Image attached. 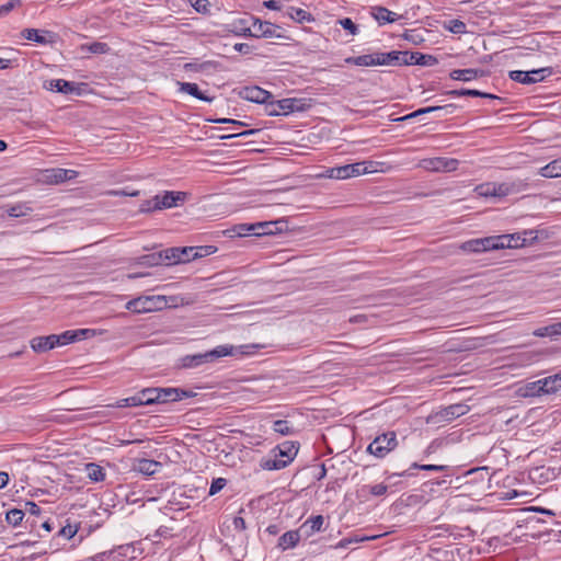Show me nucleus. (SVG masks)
Segmentation results:
<instances>
[{
    "label": "nucleus",
    "instance_id": "1",
    "mask_svg": "<svg viewBox=\"0 0 561 561\" xmlns=\"http://www.w3.org/2000/svg\"><path fill=\"white\" fill-rule=\"evenodd\" d=\"M262 347L263 345L261 344H245L239 346L229 344L218 345L214 350L205 353L191 354L181 357L178 366L183 369L196 368L205 363H210L225 356L252 355Z\"/></svg>",
    "mask_w": 561,
    "mask_h": 561
},
{
    "label": "nucleus",
    "instance_id": "2",
    "mask_svg": "<svg viewBox=\"0 0 561 561\" xmlns=\"http://www.w3.org/2000/svg\"><path fill=\"white\" fill-rule=\"evenodd\" d=\"M383 164L377 161H362L341 167H334L327 170V175L330 179L345 180L362 174L373 173L378 171V167Z\"/></svg>",
    "mask_w": 561,
    "mask_h": 561
},
{
    "label": "nucleus",
    "instance_id": "3",
    "mask_svg": "<svg viewBox=\"0 0 561 561\" xmlns=\"http://www.w3.org/2000/svg\"><path fill=\"white\" fill-rule=\"evenodd\" d=\"M311 107L310 99L287 98L276 102H270L266 105V112L270 116L289 115L294 112H305Z\"/></svg>",
    "mask_w": 561,
    "mask_h": 561
},
{
    "label": "nucleus",
    "instance_id": "4",
    "mask_svg": "<svg viewBox=\"0 0 561 561\" xmlns=\"http://www.w3.org/2000/svg\"><path fill=\"white\" fill-rule=\"evenodd\" d=\"M298 448L299 446L295 442H284L273 449L277 451V456L285 457V460L261 459L260 467L270 471L284 469L295 459Z\"/></svg>",
    "mask_w": 561,
    "mask_h": 561
},
{
    "label": "nucleus",
    "instance_id": "5",
    "mask_svg": "<svg viewBox=\"0 0 561 561\" xmlns=\"http://www.w3.org/2000/svg\"><path fill=\"white\" fill-rule=\"evenodd\" d=\"M168 302L167 296H140L127 301L125 308L135 313H147L163 309Z\"/></svg>",
    "mask_w": 561,
    "mask_h": 561
},
{
    "label": "nucleus",
    "instance_id": "6",
    "mask_svg": "<svg viewBox=\"0 0 561 561\" xmlns=\"http://www.w3.org/2000/svg\"><path fill=\"white\" fill-rule=\"evenodd\" d=\"M470 411V407L466 403H455L448 407L440 408L437 411H433L427 417L426 423L438 425L450 423L459 416L467 414Z\"/></svg>",
    "mask_w": 561,
    "mask_h": 561
},
{
    "label": "nucleus",
    "instance_id": "7",
    "mask_svg": "<svg viewBox=\"0 0 561 561\" xmlns=\"http://www.w3.org/2000/svg\"><path fill=\"white\" fill-rule=\"evenodd\" d=\"M397 446V434L393 431H389L375 437V439L368 445L367 451L377 458H385Z\"/></svg>",
    "mask_w": 561,
    "mask_h": 561
},
{
    "label": "nucleus",
    "instance_id": "8",
    "mask_svg": "<svg viewBox=\"0 0 561 561\" xmlns=\"http://www.w3.org/2000/svg\"><path fill=\"white\" fill-rule=\"evenodd\" d=\"M552 73L553 69L551 67H545L540 69H534L530 71L513 70L510 71L508 77L515 82H519L523 84H531L545 80Z\"/></svg>",
    "mask_w": 561,
    "mask_h": 561
},
{
    "label": "nucleus",
    "instance_id": "9",
    "mask_svg": "<svg viewBox=\"0 0 561 561\" xmlns=\"http://www.w3.org/2000/svg\"><path fill=\"white\" fill-rule=\"evenodd\" d=\"M252 21L251 25L244 30V35L253 36V37H280V35L276 34V30L279 28L277 25H274L271 22L261 21L254 16H250Z\"/></svg>",
    "mask_w": 561,
    "mask_h": 561
},
{
    "label": "nucleus",
    "instance_id": "10",
    "mask_svg": "<svg viewBox=\"0 0 561 561\" xmlns=\"http://www.w3.org/2000/svg\"><path fill=\"white\" fill-rule=\"evenodd\" d=\"M459 162L456 159L451 158H428L423 159L420 162V167L426 171L431 172H450L455 171L458 167Z\"/></svg>",
    "mask_w": 561,
    "mask_h": 561
},
{
    "label": "nucleus",
    "instance_id": "11",
    "mask_svg": "<svg viewBox=\"0 0 561 561\" xmlns=\"http://www.w3.org/2000/svg\"><path fill=\"white\" fill-rule=\"evenodd\" d=\"M187 194L185 192L164 191L163 194L156 195V204L159 210L176 207L180 203L186 201Z\"/></svg>",
    "mask_w": 561,
    "mask_h": 561
},
{
    "label": "nucleus",
    "instance_id": "12",
    "mask_svg": "<svg viewBox=\"0 0 561 561\" xmlns=\"http://www.w3.org/2000/svg\"><path fill=\"white\" fill-rule=\"evenodd\" d=\"M479 196L503 197L512 192V185L507 183H483L476 187Z\"/></svg>",
    "mask_w": 561,
    "mask_h": 561
},
{
    "label": "nucleus",
    "instance_id": "13",
    "mask_svg": "<svg viewBox=\"0 0 561 561\" xmlns=\"http://www.w3.org/2000/svg\"><path fill=\"white\" fill-rule=\"evenodd\" d=\"M158 403L176 402L195 396L193 391L181 388H157Z\"/></svg>",
    "mask_w": 561,
    "mask_h": 561
},
{
    "label": "nucleus",
    "instance_id": "14",
    "mask_svg": "<svg viewBox=\"0 0 561 561\" xmlns=\"http://www.w3.org/2000/svg\"><path fill=\"white\" fill-rule=\"evenodd\" d=\"M239 95L243 100L254 103H267L268 99L272 98L268 91L256 85L242 88L239 91Z\"/></svg>",
    "mask_w": 561,
    "mask_h": 561
},
{
    "label": "nucleus",
    "instance_id": "15",
    "mask_svg": "<svg viewBox=\"0 0 561 561\" xmlns=\"http://www.w3.org/2000/svg\"><path fill=\"white\" fill-rule=\"evenodd\" d=\"M22 36L27 41L46 45L55 42V34L47 30L25 28L22 31Z\"/></svg>",
    "mask_w": 561,
    "mask_h": 561
},
{
    "label": "nucleus",
    "instance_id": "16",
    "mask_svg": "<svg viewBox=\"0 0 561 561\" xmlns=\"http://www.w3.org/2000/svg\"><path fill=\"white\" fill-rule=\"evenodd\" d=\"M46 88L48 90L60 92L64 94H72V93L80 94V85L79 84L71 82V81L64 80V79H53V80L48 81V84L46 85Z\"/></svg>",
    "mask_w": 561,
    "mask_h": 561
},
{
    "label": "nucleus",
    "instance_id": "17",
    "mask_svg": "<svg viewBox=\"0 0 561 561\" xmlns=\"http://www.w3.org/2000/svg\"><path fill=\"white\" fill-rule=\"evenodd\" d=\"M285 227L284 220L260 221L254 224L255 236H268L282 232Z\"/></svg>",
    "mask_w": 561,
    "mask_h": 561
},
{
    "label": "nucleus",
    "instance_id": "18",
    "mask_svg": "<svg viewBox=\"0 0 561 561\" xmlns=\"http://www.w3.org/2000/svg\"><path fill=\"white\" fill-rule=\"evenodd\" d=\"M490 242L491 240H489V237L471 239L466 242H462L459 248L463 252L468 253H482L492 250Z\"/></svg>",
    "mask_w": 561,
    "mask_h": 561
},
{
    "label": "nucleus",
    "instance_id": "19",
    "mask_svg": "<svg viewBox=\"0 0 561 561\" xmlns=\"http://www.w3.org/2000/svg\"><path fill=\"white\" fill-rule=\"evenodd\" d=\"M370 14L377 21V23L379 25H385L387 23H393L401 18L397 13H394V12L390 11L389 9L381 7V5L371 7Z\"/></svg>",
    "mask_w": 561,
    "mask_h": 561
},
{
    "label": "nucleus",
    "instance_id": "20",
    "mask_svg": "<svg viewBox=\"0 0 561 561\" xmlns=\"http://www.w3.org/2000/svg\"><path fill=\"white\" fill-rule=\"evenodd\" d=\"M380 66H401L407 62V51L392 50L388 53L378 51Z\"/></svg>",
    "mask_w": 561,
    "mask_h": 561
},
{
    "label": "nucleus",
    "instance_id": "21",
    "mask_svg": "<svg viewBox=\"0 0 561 561\" xmlns=\"http://www.w3.org/2000/svg\"><path fill=\"white\" fill-rule=\"evenodd\" d=\"M162 468V463L152 459H137L134 463V470L145 474V476H153Z\"/></svg>",
    "mask_w": 561,
    "mask_h": 561
},
{
    "label": "nucleus",
    "instance_id": "22",
    "mask_svg": "<svg viewBox=\"0 0 561 561\" xmlns=\"http://www.w3.org/2000/svg\"><path fill=\"white\" fill-rule=\"evenodd\" d=\"M324 523L322 515L310 516L301 526L300 531L305 537H310L313 534L321 531Z\"/></svg>",
    "mask_w": 561,
    "mask_h": 561
},
{
    "label": "nucleus",
    "instance_id": "23",
    "mask_svg": "<svg viewBox=\"0 0 561 561\" xmlns=\"http://www.w3.org/2000/svg\"><path fill=\"white\" fill-rule=\"evenodd\" d=\"M301 535L300 529L286 531L279 537L277 547L283 551L293 549L298 545Z\"/></svg>",
    "mask_w": 561,
    "mask_h": 561
},
{
    "label": "nucleus",
    "instance_id": "24",
    "mask_svg": "<svg viewBox=\"0 0 561 561\" xmlns=\"http://www.w3.org/2000/svg\"><path fill=\"white\" fill-rule=\"evenodd\" d=\"M31 348L35 353H45L56 347L55 336L53 334L47 336H36L30 341Z\"/></svg>",
    "mask_w": 561,
    "mask_h": 561
},
{
    "label": "nucleus",
    "instance_id": "25",
    "mask_svg": "<svg viewBox=\"0 0 561 561\" xmlns=\"http://www.w3.org/2000/svg\"><path fill=\"white\" fill-rule=\"evenodd\" d=\"M379 58L378 51H375L373 54L367 55H360L356 57H347L345 59L346 64L355 65L359 67H373V66H380L379 65Z\"/></svg>",
    "mask_w": 561,
    "mask_h": 561
},
{
    "label": "nucleus",
    "instance_id": "26",
    "mask_svg": "<svg viewBox=\"0 0 561 561\" xmlns=\"http://www.w3.org/2000/svg\"><path fill=\"white\" fill-rule=\"evenodd\" d=\"M437 59L432 55H425L419 51L408 53L407 51V62L405 65H420V66H435L437 64Z\"/></svg>",
    "mask_w": 561,
    "mask_h": 561
},
{
    "label": "nucleus",
    "instance_id": "27",
    "mask_svg": "<svg viewBox=\"0 0 561 561\" xmlns=\"http://www.w3.org/2000/svg\"><path fill=\"white\" fill-rule=\"evenodd\" d=\"M483 76V71L479 69L468 68V69H455L449 73L450 79L459 80V81H471L479 77Z\"/></svg>",
    "mask_w": 561,
    "mask_h": 561
},
{
    "label": "nucleus",
    "instance_id": "28",
    "mask_svg": "<svg viewBox=\"0 0 561 561\" xmlns=\"http://www.w3.org/2000/svg\"><path fill=\"white\" fill-rule=\"evenodd\" d=\"M185 250H180V248H169L165 250H161L162 264L165 265H174L182 264L183 256H180V253H183Z\"/></svg>",
    "mask_w": 561,
    "mask_h": 561
},
{
    "label": "nucleus",
    "instance_id": "29",
    "mask_svg": "<svg viewBox=\"0 0 561 561\" xmlns=\"http://www.w3.org/2000/svg\"><path fill=\"white\" fill-rule=\"evenodd\" d=\"M543 393L550 394L561 389V371L541 379Z\"/></svg>",
    "mask_w": 561,
    "mask_h": 561
},
{
    "label": "nucleus",
    "instance_id": "30",
    "mask_svg": "<svg viewBox=\"0 0 561 561\" xmlns=\"http://www.w3.org/2000/svg\"><path fill=\"white\" fill-rule=\"evenodd\" d=\"M180 91L185 92L198 100L205 101V102H211L213 99L206 96L198 88L196 83L191 82H182L180 83Z\"/></svg>",
    "mask_w": 561,
    "mask_h": 561
},
{
    "label": "nucleus",
    "instance_id": "31",
    "mask_svg": "<svg viewBox=\"0 0 561 561\" xmlns=\"http://www.w3.org/2000/svg\"><path fill=\"white\" fill-rule=\"evenodd\" d=\"M541 379L528 382L525 387L520 388V394L523 397H537L545 394Z\"/></svg>",
    "mask_w": 561,
    "mask_h": 561
},
{
    "label": "nucleus",
    "instance_id": "32",
    "mask_svg": "<svg viewBox=\"0 0 561 561\" xmlns=\"http://www.w3.org/2000/svg\"><path fill=\"white\" fill-rule=\"evenodd\" d=\"M543 178H559L561 176V159L553 160L547 165L542 167L539 171Z\"/></svg>",
    "mask_w": 561,
    "mask_h": 561
},
{
    "label": "nucleus",
    "instance_id": "33",
    "mask_svg": "<svg viewBox=\"0 0 561 561\" xmlns=\"http://www.w3.org/2000/svg\"><path fill=\"white\" fill-rule=\"evenodd\" d=\"M78 172L75 170L67 169H54L51 171V179L55 183H64L69 180L77 178Z\"/></svg>",
    "mask_w": 561,
    "mask_h": 561
},
{
    "label": "nucleus",
    "instance_id": "34",
    "mask_svg": "<svg viewBox=\"0 0 561 561\" xmlns=\"http://www.w3.org/2000/svg\"><path fill=\"white\" fill-rule=\"evenodd\" d=\"M87 476L91 481L100 482L105 478L104 470L101 466L90 462L85 466Z\"/></svg>",
    "mask_w": 561,
    "mask_h": 561
},
{
    "label": "nucleus",
    "instance_id": "35",
    "mask_svg": "<svg viewBox=\"0 0 561 561\" xmlns=\"http://www.w3.org/2000/svg\"><path fill=\"white\" fill-rule=\"evenodd\" d=\"M138 392L142 405L158 404L157 388H145Z\"/></svg>",
    "mask_w": 561,
    "mask_h": 561
},
{
    "label": "nucleus",
    "instance_id": "36",
    "mask_svg": "<svg viewBox=\"0 0 561 561\" xmlns=\"http://www.w3.org/2000/svg\"><path fill=\"white\" fill-rule=\"evenodd\" d=\"M273 431L283 436H289L295 434V428L286 420H277L273 423Z\"/></svg>",
    "mask_w": 561,
    "mask_h": 561
},
{
    "label": "nucleus",
    "instance_id": "37",
    "mask_svg": "<svg viewBox=\"0 0 561 561\" xmlns=\"http://www.w3.org/2000/svg\"><path fill=\"white\" fill-rule=\"evenodd\" d=\"M489 240H491L490 245L492 250L511 248V244H513L510 241V234L492 236L489 237Z\"/></svg>",
    "mask_w": 561,
    "mask_h": 561
},
{
    "label": "nucleus",
    "instance_id": "38",
    "mask_svg": "<svg viewBox=\"0 0 561 561\" xmlns=\"http://www.w3.org/2000/svg\"><path fill=\"white\" fill-rule=\"evenodd\" d=\"M443 27L453 34H465L467 32L465 22L458 19L445 21Z\"/></svg>",
    "mask_w": 561,
    "mask_h": 561
},
{
    "label": "nucleus",
    "instance_id": "39",
    "mask_svg": "<svg viewBox=\"0 0 561 561\" xmlns=\"http://www.w3.org/2000/svg\"><path fill=\"white\" fill-rule=\"evenodd\" d=\"M25 516V513L23 510L13 508L7 512L5 514V520L9 525L16 527L21 524Z\"/></svg>",
    "mask_w": 561,
    "mask_h": 561
},
{
    "label": "nucleus",
    "instance_id": "40",
    "mask_svg": "<svg viewBox=\"0 0 561 561\" xmlns=\"http://www.w3.org/2000/svg\"><path fill=\"white\" fill-rule=\"evenodd\" d=\"M138 263L141 264V265H147V266H158V265H161L162 264L161 253L159 251V252H154V253H151V254L142 255V256L139 257Z\"/></svg>",
    "mask_w": 561,
    "mask_h": 561
},
{
    "label": "nucleus",
    "instance_id": "41",
    "mask_svg": "<svg viewBox=\"0 0 561 561\" xmlns=\"http://www.w3.org/2000/svg\"><path fill=\"white\" fill-rule=\"evenodd\" d=\"M31 211L32 208L26 206V204H15L7 209L8 215L14 218L26 216Z\"/></svg>",
    "mask_w": 561,
    "mask_h": 561
},
{
    "label": "nucleus",
    "instance_id": "42",
    "mask_svg": "<svg viewBox=\"0 0 561 561\" xmlns=\"http://www.w3.org/2000/svg\"><path fill=\"white\" fill-rule=\"evenodd\" d=\"M238 237L255 236L254 224H239L232 228Z\"/></svg>",
    "mask_w": 561,
    "mask_h": 561
},
{
    "label": "nucleus",
    "instance_id": "43",
    "mask_svg": "<svg viewBox=\"0 0 561 561\" xmlns=\"http://www.w3.org/2000/svg\"><path fill=\"white\" fill-rule=\"evenodd\" d=\"M73 330L65 331L61 334H53L55 336V345L62 346L75 342Z\"/></svg>",
    "mask_w": 561,
    "mask_h": 561
},
{
    "label": "nucleus",
    "instance_id": "44",
    "mask_svg": "<svg viewBox=\"0 0 561 561\" xmlns=\"http://www.w3.org/2000/svg\"><path fill=\"white\" fill-rule=\"evenodd\" d=\"M73 330L65 331L61 334H53L55 336V345L62 346L75 342Z\"/></svg>",
    "mask_w": 561,
    "mask_h": 561
},
{
    "label": "nucleus",
    "instance_id": "45",
    "mask_svg": "<svg viewBox=\"0 0 561 561\" xmlns=\"http://www.w3.org/2000/svg\"><path fill=\"white\" fill-rule=\"evenodd\" d=\"M73 330L65 331L61 334H53L55 336V345L62 346L75 342Z\"/></svg>",
    "mask_w": 561,
    "mask_h": 561
},
{
    "label": "nucleus",
    "instance_id": "46",
    "mask_svg": "<svg viewBox=\"0 0 561 561\" xmlns=\"http://www.w3.org/2000/svg\"><path fill=\"white\" fill-rule=\"evenodd\" d=\"M82 49L92 54H105L110 50V47L106 43L93 42L91 44L83 45Z\"/></svg>",
    "mask_w": 561,
    "mask_h": 561
},
{
    "label": "nucleus",
    "instance_id": "47",
    "mask_svg": "<svg viewBox=\"0 0 561 561\" xmlns=\"http://www.w3.org/2000/svg\"><path fill=\"white\" fill-rule=\"evenodd\" d=\"M116 405L118 408L140 407V405H142L139 392H137L136 394H134L131 397L118 400Z\"/></svg>",
    "mask_w": 561,
    "mask_h": 561
},
{
    "label": "nucleus",
    "instance_id": "48",
    "mask_svg": "<svg viewBox=\"0 0 561 561\" xmlns=\"http://www.w3.org/2000/svg\"><path fill=\"white\" fill-rule=\"evenodd\" d=\"M362 491H368L374 496H381L387 493L388 485L383 483H378L374 485H364Z\"/></svg>",
    "mask_w": 561,
    "mask_h": 561
},
{
    "label": "nucleus",
    "instance_id": "49",
    "mask_svg": "<svg viewBox=\"0 0 561 561\" xmlns=\"http://www.w3.org/2000/svg\"><path fill=\"white\" fill-rule=\"evenodd\" d=\"M457 106L455 104H446V105H437V106H428V110H432V113H438L440 116L451 115L455 113Z\"/></svg>",
    "mask_w": 561,
    "mask_h": 561
},
{
    "label": "nucleus",
    "instance_id": "50",
    "mask_svg": "<svg viewBox=\"0 0 561 561\" xmlns=\"http://www.w3.org/2000/svg\"><path fill=\"white\" fill-rule=\"evenodd\" d=\"M290 10H291L290 18L299 23L311 20L310 14L302 9L290 8Z\"/></svg>",
    "mask_w": 561,
    "mask_h": 561
},
{
    "label": "nucleus",
    "instance_id": "51",
    "mask_svg": "<svg viewBox=\"0 0 561 561\" xmlns=\"http://www.w3.org/2000/svg\"><path fill=\"white\" fill-rule=\"evenodd\" d=\"M73 334L75 342H77L95 336L96 331L94 329H78L73 330Z\"/></svg>",
    "mask_w": 561,
    "mask_h": 561
},
{
    "label": "nucleus",
    "instance_id": "52",
    "mask_svg": "<svg viewBox=\"0 0 561 561\" xmlns=\"http://www.w3.org/2000/svg\"><path fill=\"white\" fill-rule=\"evenodd\" d=\"M191 5L198 12V13H208L210 8V2L208 0H190Z\"/></svg>",
    "mask_w": 561,
    "mask_h": 561
},
{
    "label": "nucleus",
    "instance_id": "53",
    "mask_svg": "<svg viewBox=\"0 0 561 561\" xmlns=\"http://www.w3.org/2000/svg\"><path fill=\"white\" fill-rule=\"evenodd\" d=\"M226 484H227V480L224 478L214 479L210 484L208 494L209 495L217 494L219 491H221L226 486Z\"/></svg>",
    "mask_w": 561,
    "mask_h": 561
},
{
    "label": "nucleus",
    "instance_id": "54",
    "mask_svg": "<svg viewBox=\"0 0 561 561\" xmlns=\"http://www.w3.org/2000/svg\"><path fill=\"white\" fill-rule=\"evenodd\" d=\"M339 24L352 35H356L358 33L357 25L350 18L339 20Z\"/></svg>",
    "mask_w": 561,
    "mask_h": 561
},
{
    "label": "nucleus",
    "instance_id": "55",
    "mask_svg": "<svg viewBox=\"0 0 561 561\" xmlns=\"http://www.w3.org/2000/svg\"><path fill=\"white\" fill-rule=\"evenodd\" d=\"M215 251H216V249L211 245L195 248V251H193L192 257H193V260L197 259V257H203V256L213 254Z\"/></svg>",
    "mask_w": 561,
    "mask_h": 561
},
{
    "label": "nucleus",
    "instance_id": "56",
    "mask_svg": "<svg viewBox=\"0 0 561 561\" xmlns=\"http://www.w3.org/2000/svg\"><path fill=\"white\" fill-rule=\"evenodd\" d=\"M154 204H156V196H153L150 199L144 201L139 206V211L140 213H151L154 210H159L158 207H153Z\"/></svg>",
    "mask_w": 561,
    "mask_h": 561
},
{
    "label": "nucleus",
    "instance_id": "57",
    "mask_svg": "<svg viewBox=\"0 0 561 561\" xmlns=\"http://www.w3.org/2000/svg\"><path fill=\"white\" fill-rule=\"evenodd\" d=\"M412 468H416V469H420V470H428V471H444L447 469V466H443V465H417L416 462H414L412 465Z\"/></svg>",
    "mask_w": 561,
    "mask_h": 561
},
{
    "label": "nucleus",
    "instance_id": "58",
    "mask_svg": "<svg viewBox=\"0 0 561 561\" xmlns=\"http://www.w3.org/2000/svg\"><path fill=\"white\" fill-rule=\"evenodd\" d=\"M19 4H20V0H10L7 3L0 5V18L8 14L10 11H12Z\"/></svg>",
    "mask_w": 561,
    "mask_h": 561
},
{
    "label": "nucleus",
    "instance_id": "59",
    "mask_svg": "<svg viewBox=\"0 0 561 561\" xmlns=\"http://www.w3.org/2000/svg\"><path fill=\"white\" fill-rule=\"evenodd\" d=\"M510 241L513 242L511 248H519L525 244L526 239L522 238L518 233H512L510 234Z\"/></svg>",
    "mask_w": 561,
    "mask_h": 561
},
{
    "label": "nucleus",
    "instance_id": "60",
    "mask_svg": "<svg viewBox=\"0 0 561 561\" xmlns=\"http://www.w3.org/2000/svg\"><path fill=\"white\" fill-rule=\"evenodd\" d=\"M180 250H185L183 253H180V256H183V263H187L193 260L192 254L193 251H195V247H184L180 248Z\"/></svg>",
    "mask_w": 561,
    "mask_h": 561
},
{
    "label": "nucleus",
    "instance_id": "61",
    "mask_svg": "<svg viewBox=\"0 0 561 561\" xmlns=\"http://www.w3.org/2000/svg\"><path fill=\"white\" fill-rule=\"evenodd\" d=\"M534 335H536V336H538V337L553 336V334H552V329H551V324H550V325H547V327H542V328L537 329V330L534 332Z\"/></svg>",
    "mask_w": 561,
    "mask_h": 561
},
{
    "label": "nucleus",
    "instance_id": "62",
    "mask_svg": "<svg viewBox=\"0 0 561 561\" xmlns=\"http://www.w3.org/2000/svg\"><path fill=\"white\" fill-rule=\"evenodd\" d=\"M27 512L31 515H39L41 507L35 502H26L24 513Z\"/></svg>",
    "mask_w": 561,
    "mask_h": 561
},
{
    "label": "nucleus",
    "instance_id": "63",
    "mask_svg": "<svg viewBox=\"0 0 561 561\" xmlns=\"http://www.w3.org/2000/svg\"><path fill=\"white\" fill-rule=\"evenodd\" d=\"M59 534L68 539L72 538L77 534V528L68 525L60 529Z\"/></svg>",
    "mask_w": 561,
    "mask_h": 561
},
{
    "label": "nucleus",
    "instance_id": "64",
    "mask_svg": "<svg viewBox=\"0 0 561 561\" xmlns=\"http://www.w3.org/2000/svg\"><path fill=\"white\" fill-rule=\"evenodd\" d=\"M233 527H234V529L240 530V531L244 530L247 528L245 520L240 516L234 517L233 518Z\"/></svg>",
    "mask_w": 561,
    "mask_h": 561
}]
</instances>
